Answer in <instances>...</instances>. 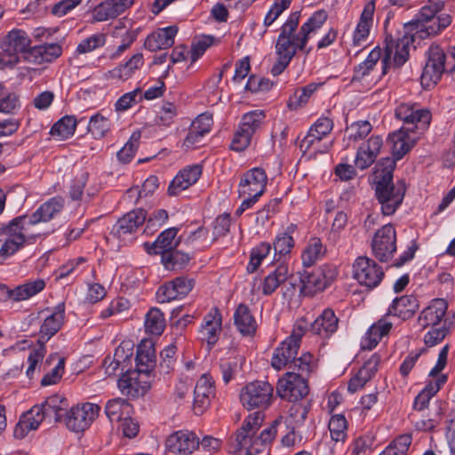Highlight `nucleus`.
Here are the masks:
<instances>
[{"instance_id": "8", "label": "nucleus", "mask_w": 455, "mask_h": 455, "mask_svg": "<svg viewBox=\"0 0 455 455\" xmlns=\"http://www.w3.org/2000/svg\"><path fill=\"white\" fill-rule=\"evenodd\" d=\"M414 35L405 33L397 38L387 37L385 54L382 59V74H386L391 66L402 67L408 60L410 48L414 42Z\"/></svg>"}, {"instance_id": "32", "label": "nucleus", "mask_w": 455, "mask_h": 455, "mask_svg": "<svg viewBox=\"0 0 455 455\" xmlns=\"http://www.w3.org/2000/svg\"><path fill=\"white\" fill-rule=\"evenodd\" d=\"M179 228H170L164 230L156 238V240L144 244L146 251L149 254H161L168 253L174 250L180 243V239L177 238Z\"/></svg>"}, {"instance_id": "24", "label": "nucleus", "mask_w": 455, "mask_h": 455, "mask_svg": "<svg viewBox=\"0 0 455 455\" xmlns=\"http://www.w3.org/2000/svg\"><path fill=\"white\" fill-rule=\"evenodd\" d=\"M135 0H107L99 4L92 12L93 22L115 19L130 8Z\"/></svg>"}, {"instance_id": "64", "label": "nucleus", "mask_w": 455, "mask_h": 455, "mask_svg": "<svg viewBox=\"0 0 455 455\" xmlns=\"http://www.w3.org/2000/svg\"><path fill=\"white\" fill-rule=\"evenodd\" d=\"M213 121L211 115L204 113L199 115L191 124L190 129L195 132H200L203 135H206L211 132Z\"/></svg>"}, {"instance_id": "11", "label": "nucleus", "mask_w": 455, "mask_h": 455, "mask_svg": "<svg viewBox=\"0 0 455 455\" xmlns=\"http://www.w3.org/2000/svg\"><path fill=\"white\" fill-rule=\"evenodd\" d=\"M100 407L92 403H84L76 406H69L65 417L64 424L67 428L75 433L85 431L98 418Z\"/></svg>"}, {"instance_id": "33", "label": "nucleus", "mask_w": 455, "mask_h": 455, "mask_svg": "<svg viewBox=\"0 0 455 455\" xmlns=\"http://www.w3.org/2000/svg\"><path fill=\"white\" fill-rule=\"evenodd\" d=\"M61 53L62 47L60 44H44L29 48L25 53V60L39 65L55 60Z\"/></svg>"}, {"instance_id": "34", "label": "nucleus", "mask_w": 455, "mask_h": 455, "mask_svg": "<svg viewBox=\"0 0 455 455\" xmlns=\"http://www.w3.org/2000/svg\"><path fill=\"white\" fill-rule=\"evenodd\" d=\"M447 302L443 299H435L424 308L419 315L418 323L422 328L436 327L447 311Z\"/></svg>"}, {"instance_id": "21", "label": "nucleus", "mask_w": 455, "mask_h": 455, "mask_svg": "<svg viewBox=\"0 0 455 455\" xmlns=\"http://www.w3.org/2000/svg\"><path fill=\"white\" fill-rule=\"evenodd\" d=\"M383 147V139L379 135L371 136L358 148L355 165L360 170L369 168L377 159Z\"/></svg>"}, {"instance_id": "1", "label": "nucleus", "mask_w": 455, "mask_h": 455, "mask_svg": "<svg viewBox=\"0 0 455 455\" xmlns=\"http://www.w3.org/2000/svg\"><path fill=\"white\" fill-rule=\"evenodd\" d=\"M240 402L248 411L258 409L250 413L235 432V451L238 455H259L266 453L282 425V419H276L259 435H256L260 428L265 415L263 411L268 409L275 400L273 386L264 380H254L247 383L240 390Z\"/></svg>"}, {"instance_id": "43", "label": "nucleus", "mask_w": 455, "mask_h": 455, "mask_svg": "<svg viewBox=\"0 0 455 455\" xmlns=\"http://www.w3.org/2000/svg\"><path fill=\"white\" fill-rule=\"evenodd\" d=\"M141 374L138 371H127L118 379V388L124 395L139 397L143 395L148 387L146 382L142 383L138 379Z\"/></svg>"}, {"instance_id": "13", "label": "nucleus", "mask_w": 455, "mask_h": 455, "mask_svg": "<svg viewBox=\"0 0 455 455\" xmlns=\"http://www.w3.org/2000/svg\"><path fill=\"white\" fill-rule=\"evenodd\" d=\"M374 257L381 262L388 261L396 251V231L392 224H386L374 234L371 243Z\"/></svg>"}, {"instance_id": "61", "label": "nucleus", "mask_w": 455, "mask_h": 455, "mask_svg": "<svg viewBox=\"0 0 455 455\" xmlns=\"http://www.w3.org/2000/svg\"><path fill=\"white\" fill-rule=\"evenodd\" d=\"M411 440V435L409 434L399 435L385 450L391 455H406Z\"/></svg>"}, {"instance_id": "45", "label": "nucleus", "mask_w": 455, "mask_h": 455, "mask_svg": "<svg viewBox=\"0 0 455 455\" xmlns=\"http://www.w3.org/2000/svg\"><path fill=\"white\" fill-rule=\"evenodd\" d=\"M290 271L286 263L278 264L275 268L269 272L262 283V293L266 296L271 295L289 277Z\"/></svg>"}, {"instance_id": "50", "label": "nucleus", "mask_w": 455, "mask_h": 455, "mask_svg": "<svg viewBox=\"0 0 455 455\" xmlns=\"http://www.w3.org/2000/svg\"><path fill=\"white\" fill-rule=\"evenodd\" d=\"M83 120L84 117L76 120L75 116H65L52 125L50 133L60 140L68 139L74 135L77 124Z\"/></svg>"}, {"instance_id": "42", "label": "nucleus", "mask_w": 455, "mask_h": 455, "mask_svg": "<svg viewBox=\"0 0 455 455\" xmlns=\"http://www.w3.org/2000/svg\"><path fill=\"white\" fill-rule=\"evenodd\" d=\"M298 226L294 223H290L284 228L277 233L274 241L273 248L275 255L279 258L289 255L295 245L293 235L297 232Z\"/></svg>"}, {"instance_id": "26", "label": "nucleus", "mask_w": 455, "mask_h": 455, "mask_svg": "<svg viewBox=\"0 0 455 455\" xmlns=\"http://www.w3.org/2000/svg\"><path fill=\"white\" fill-rule=\"evenodd\" d=\"M418 137L409 132L405 127H401L388 136V142L395 160L402 159L415 145Z\"/></svg>"}, {"instance_id": "2", "label": "nucleus", "mask_w": 455, "mask_h": 455, "mask_svg": "<svg viewBox=\"0 0 455 455\" xmlns=\"http://www.w3.org/2000/svg\"><path fill=\"white\" fill-rule=\"evenodd\" d=\"M299 19L300 12H292L280 28L275 44V60L270 69L274 76L281 75L288 68L298 51L306 54L311 52V48L307 47V43L326 22L328 13L323 9L315 12L298 30Z\"/></svg>"}, {"instance_id": "53", "label": "nucleus", "mask_w": 455, "mask_h": 455, "mask_svg": "<svg viewBox=\"0 0 455 455\" xmlns=\"http://www.w3.org/2000/svg\"><path fill=\"white\" fill-rule=\"evenodd\" d=\"M141 137L140 131L137 130L133 132L129 140L124 146L117 152V158L123 164L130 163L135 156L140 145V140Z\"/></svg>"}, {"instance_id": "16", "label": "nucleus", "mask_w": 455, "mask_h": 455, "mask_svg": "<svg viewBox=\"0 0 455 455\" xmlns=\"http://www.w3.org/2000/svg\"><path fill=\"white\" fill-rule=\"evenodd\" d=\"M193 279L179 276L161 285L156 293L158 303H168L186 297L193 289Z\"/></svg>"}, {"instance_id": "38", "label": "nucleus", "mask_w": 455, "mask_h": 455, "mask_svg": "<svg viewBox=\"0 0 455 455\" xmlns=\"http://www.w3.org/2000/svg\"><path fill=\"white\" fill-rule=\"evenodd\" d=\"M178 28L175 26L160 28L147 36L144 45L150 52L170 48L174 44Z\"/></svg>"}, {"instance_id": "51", "label": "nucleus", "mask_w": 455, "mask_h": 455, "mask_svg": "<svg viewBox=\"0 0 455 455\" xmlns=\"http://www.w3.org/2000/svg\"><path fill=\"white\" fill-rule=\"evenodd\" d=\"M372 130V125L369 121L360 120L352 123L345 130V139L347 140L345 148L350 147V141L355 142L364 139Z\"/></svg>"}, {"instance_id": "12", "label": "nucleus", "mask_w": 455, "mask_h": 455, "mask_svg": "<svg viewBox=\"0 0 455 455\" xmlns=\"http://www.w3.org/2000/svg\"><path fill=\"white\" fill-rule=\"evenodd\" d=\"M353 276L360 285L373 289L379 285L385 273L375 260L366 256H360L353 264Z\"/></svg>"}, {"instance_id": "63", "label": "nucleus", "mask_w": 455, "mask_h": 455, "mask_svg": "<svg viewBox=\"0 0 455 455\" xmlns=\"http://www.w3.org/2000/svg\"><path fill=\"white\" fill-rule=\"evenodd\" d=\"M251 137L252 134L239 126L232 140L231 149L238 152L244 150L250 145Z\"/></svg>"}, {"instance_id": "10", "label": "nucleus", "mask_w": 455, "mask_h": 455, "mask_svg": "<svg viewBox=\"0 0 455 455\" xmlns=\"http://www.w3.org/2000/svg\"><path fill=\"white\" fill-rule=\"evenodd\" d=\"M427 61L421 74V84L424 87L435 85L446 72L444 49L437 44H432L426 52Z\"/></svg>"}, {"instance_id": "59", "label": "nucleus", "mask_w": 455, "mask_h": 455, "mask_svg": "<svg viewBox=\"0 0 455 455\" xmlns=\"http://www.w3.org/2000/svg\"><path fill=\"white\" fill-rule=\"evenodd\" d=\"M291 2L292 0H274L273 5L264 18L263 25L266 28L271 26L290 7Z\"/></svg>"}, {"instance_id": "60", "label": "nucleus", "mask_w": 455, "mask_h": 455, "mask_svg": "<svg viewBox=\"0 0 455 455\" xmlns=\"http://www.w3.org/2000/svg\"><path fill=\"white\" fill-rule=\"evenodd\" d=\"M142 100L141 89L136 88L135 90L124 93L116 102L115 108L116 111H125L132 107L137 102Z\"/></svg>"}, {"instance_id": "54", "label": "nucleus", "mask_w": 455, "mask_h": 455, "mask_svg": "<svg viewBox=\"0 0 455 455\" xmlns=\"http://www.w3.org/2000/svg\"><path fill=\"white\" fill-rule=\"evenodd\" d=\"M189 259L188 254L174 250L162 256V263L168 270L181 269Z\"/></svg>"}, {"instance_id": "3", "label": "nucleus", "mask_w": 455, "mask_h": 455, "mask_svg": "<svg viewBox=\"0 0 455 455\" xmlns=\"http://www.w3.org/2000/svg\"><path fill=\"white\" fill-rule=\"evenodd\" d=\"M61 196H54L43 203L32 214L21 215L12 220L0 229L6 238L0 248V263L13 255L26 243H33L41 233L36 230L39 223L49 222L59 215L64 208Z\"/></svg>"}, {"instance_id": "22", "label": "nucleus", "mask_w": 455, "mask_h": 455, "mask_svg": "<svg viewBox=\"0 0 455 455\" xmlns=\"http://www.w3.org/2000/svg\"><path fill=\"white\" fill-rule=\"evenodd\" d=\"M222 330V316L217 307H212L204 315L199 329L201 339L212 348L219 340Z\"/></svg>"}, {"instance_id": "31", "label": "nucleus", "mask_w": 455, "mask_h": 455, "mask_svg": "<svg viewBox=\"0 0 455 455\" xmlns=\"http://www.w3.org/2000/svg\"><path fill=\"white\" fill-rule=\"evenodd\" d=\"M44 419L42 407L39 404L34 405L20 417L14 428V436L19 439L24 438L30 431L36 430Z\"/></svg>"}, {"instance_id": "47", "label": "nucleus", "mask_w": 455, "mask_h": 455, "mask_svg": "<svg viewBox=\"0 0 455 455\" xmlns=\"http://www.w3.org/2000/svg\"><path fill=\"white\" fill-rule=\"evenodd\" d=\"M132 412V406L124 398H114L106 403L105 413L111 422L121 421Z\"/></svg>"}, {"instance_id": "49", "label": "nucleus", "mask_w": 455, "mask_h": 455, "mask_svg": "<svg viewBox=\"0 0 455 455\" xmlns=\"http://www.w3.org/2000/svg\"><path fill=\"white\" fill-rule=\"evenodd\" d=\"M245 359L241 355H229L220 361V371L223 381L228 384L242 370Z\"/></svg>"}, {"instance_id": "18", "label": "nucleus", "mask_w": 455, "mask_h": 455, "mask_svg": "<svg viewBox=\"0 0 455 455\" xmlns=\"http://www.w3.org/2000/svg\"><path fill=\"white\" fill-rule=\"evenodd\" d=\"M333 127V122L331 119L328 117H320L316 120V122L309 128L307 134L301 140L299 144L300 149L306 153L307 151L314 148L315 151L320 152H327L330 148V146H324L323 150L318 149L315 147L316 144H319L322 139L328 135Z\"/></svg>"}, {"instance_id": "25", "label": "nucleus", "mask_w": 455, "mask_h": 455, "mask_svg": "<svg viewBox=\"0 0 455 455\" xmlns=\"http://www.w3.org/2000/svg\"><path fill=\"white\" fill-rule=\"evenodd\" d=\"M214 395V387L212 378L204 374L196 382L194 390L193 411L196 415H201L209 407Z\"/></svg>"}, {"instance_id": "14", "label": "nucleus", "mask_w": 455, "mask_h": 455, "mask_svg": "<svg viewBox=\"0 0 455 455\" xmlns=\"http://www.w3.org/2000/svg\"><path fill=\"white\" fill-rule=\"evenodd\" d=\"M165 450L176 455L192 454L200 447V437L189 429L177 430L165 440Z\"/></svg>"}, {"instance_id": "62", "label": "nucleus", "mask_w": 455, "mask_h": 455, "mask_svg": "<svg viewBox=\"0 0 455 455\" xmlns=\"http://www.w3.org/2000/svg\"><path fill=\"white\" fill-rule=\"evenodd\" d=\"M214 39L212 36H203L192 44L190 50L192 63L203 56L205 51L212 45Z\"/></svg>"}, {"instance_id": "19", "label": "nucleus", "mask_w": 455, "mask_h": 455, "mask_svg": "<svg viewBox=\"0 0 455 455\" xmlns=\"http://www.w3.org/2000/svg\"><path fill=\"white\" fill-rule=\"evenodd\" d=\"M267 177L261 168H252L241 177L238 185L239 196L255 195L261 196L266 190Z\"/></svg>"}, {"instance_id": "55", "label": "nucleus", "mask_w": 455, "mask_h": 455, "mask_svg": "<svg viewBox=\"0 0 455 455\" xmlns=\"http://www.w3.org/2000/svg\"><path fill=\"white\" fill-rule=\"evenodd\" d=\"M317 86L318 85L315 84H309L300 90L296 91L288 101L289 108L295 110L305 105L310 96L316 91Z\"/></svg>"}, {"instance_id": "35", "label": "nucleus", "mask_w": 455, "mask_h": 455, "mask_svg": "<svg viewBox=\"0 0 455 455\" xmlns=\"http://www.w3.org/2000/svg\"><path fill=\"white\" fill-rule=\"evenodd\" d=\"M374 11L375 1L371 0L367 2L354 32L353 44L355 46H362L366 42L372 26Z\"/></svg>"}, {"instance_id": "30", "label": "nucleus", "mask_w": 455, "mask_h": 455, "mask_svg": "<svg viewBox=\"0 0 455 455\" xmlns=\"http://www.w3.org/2000/svg\"><path fill=\"white\" fill-rule=\"evenodd\" d=\"M380 357L377 354L372 355L348 381L347 391L351 394L362 389L371 379L378 371Z\"/></svg>"}, {"instance_id": "9", "label": "nucleus", "mask_w": 455, "mask_h": 455, "mask_svg": "<svg viewBox=\"0 0 455 455\" xmlns=\"http://www.w3.org/2000/svg\"><path fill=\"white\" fill-rule=\"evenodd\" d=\"M310 372L287 371L279 379L276 386L277 395L289 402H297L304 398L309 391L307 377Z\"/></svg>"}, {"instance_id": "4", "label": "nucleus", "mask_w": 455, "mask_h": 455, "mask_svg": "<svg viewBox=\"0 0 455 455\" xmlns=\"http://www.w3.org/2000/svg\"><path fill=\"white\" fill-rule=\"evenodd\" d=\"M395 167V160L389 157L382 158L375 166V195L384 216L393 215L396 212L406 192L404 180L393 182Z\"/></svg>"}, {"instance_id": "7", "label": "nucleus", "mask_w": 455, "mask_h": 455, "mask_svg": "<svg viewBox=\"0 0 455 455\" xmlns=\"http://www.w3.org/2000/svg\"><path fill=\"white\" fill-rule=\"evenodd\" d=\"M395 116L408 125L406 130L419 134L427 130L432 120V114L427 108L412 102L398 104L395 109Z\"/></svg>"}, {"instance_id": "52", "label": "nucleus", "mask_w": 455, "mask_h": 455, "mask_svg": "<svg viewBox=\"0 0 455 455\" xmlns=\"http://www.w3.org/2000/svg\"><path fill=\"white\" fill-rule=\"evenodd\" d=\"M165 328V319L159 308L152 307L146 315L145 330L147 332L159 336Z\"/></svg>"}, {"instance_id": "36", "label": "nucleus", "mask_w": 455, "mask_h": 455, "mask_svg": "<svg viewBox=\"0 0 455 455\" xmlns=\"http://www.w3.org/2000/svg\"><path fill=\"white\" fill-rule=\"evenodd\" d=\"M46 418L52 419L55 422H64L69 409L68 399L60 395H52L39 404Z\"/></svg>"}, {"instance_id": "46", "label": "nucleus", "mask_w": 455, "mask_h": 455, "mask_svg": "<svg viewBox=\"0 0 455 455\" xmlns=\"http://www.w3.org/2000/svg\"><path fill=\"white\" fill-rule=\"evenodd\" d=\"M326 252L327 248L321 239L311 237L301 253L302 265L306 267H312L317 261L322 260Z\"/></svg>"}, {"instance_id": "15", "label": "nucleus", "mask_w": 455, "mask_h": 455, "mask_svg": "<svg viewBox=\"0 0 455 455\" xmlns=\"http://www.w3.org/2000/svg\"><path fill=\"white\" fill-rule=\"evenodd\" d=\"M45 286L46 282L43 278L29 279L13 289H10L5 284H0V300L12 302L27 300L41 292Z\"/></svg>"}, {"instance_id": "27", "label": "nucleus", "mask_w": 455, "mask_h": 455, "mask_svg": "<svg viewBox=\"0 0 455 455\" xmlns=\"http://www.w3.org/2000/svg\"><path fill=\"white\" fill-rule=\"evenodd\" d=\"M147 214L143 209L131 211L118 220L112 228L111 234L122 239L127 234L135 232L145 222Z\"/></svg>"}, {"instance_id": "23", "label": "nucleus", "mask_w": 455, "mask_h": 455, "mask_svg": "<svg viewBox=\"0 0 455 455\" xmlns=\"http://www.w3.org/2000/svg\"><path fill=\"white\" fill-rule=\"evenodd\" d=\"M46 313L48 310L41 312V315H44V322L40 328L39 341L42 343L49 340L61 328L65 316V304L60 302L50 314Z\"/></svg>"}, {"instance_id": "17", "label": "nucleus", "mask_w": 455, "mask_h": 455, "mask_svg": "<svg viewBox=\"0 0 455 455\" xmlns=\"http://www.w3.org/2000/svg\"><path fill=\"white\" fill-rule=\"evenodd\" d=\"M31 40L26 31L14 28L11 30L4 38L1 44V49L8 59H14L15 65L20 62L19 53L22 54L25 60V53L28 52Z\"/></svg>"}, {"instance_id": "39", "label": "nucleus", "mask_w": 455, "mask_h": 455, "mask_svg": "<svg viewBox=\"0 0 455 455\" xmlns=\"http://www.w3.org/2000/svg\"><path fill=\"white\" fill-rule=\"evenodd\" d=\"M234 324L243 336H253L258 324L248 305L239 304L234 312Z\"/></svg>"}, {"instance_id": "5", "label": "nucleus", "mask_w": 455, "mask_h": 455, "mask_svg": "<svg viewBox=\"0 0 455 455\" xmlns=\"http://www.w3.org/2000/svg\"><path fill=\"white\" fill-rule=\"evenodd\" d=\"M419 307L418 300L413 295H405L395 298L389 306L387 313L366 331L361 339L363 350L373 349L382 338L387 336L393 327L389 321L390 316H396L402 320L411 318Z\"/></svg>"}, {"instance_id": "20", "label": "nucleus", "mask_w": 455, "mask_h": 455, "mask_svg": "<svg viewBox=\"0 0 455 455\" xmlns=\"http://www.w3.org/2000/svg\"><path fill=\"white\" fill-rule=\"evenodd\" d=\"M338 270L335 266L324 264L307 274L303 280L305 289L311 292L322 291L335 280Z\"/></svg>"}, {"instance_id": "40", "label": "nucleus", "mask_w": 455, "mask_h": 455, "mask_svg": "<svg viewBox=\"0 0 455 455\" xmlns=\"http://www.w3.org/2000/svg\"><path fill=\"white\" fill-rule=\"evenodd\" d=\"M451 23V17L447 13H441L437 17L428 20L424 23H420L417 27L411 28L414 30V36L425 39L428 36H435L440 34Z\"/></svg>"}, {"instance_id": "56", "label": "nucleus", "mask_w": 455, "mask_h": 455, "mask_svg": "<svg viewBox=\"0 0 455 455\" xmlns=\"http://www.w3.org/2000/svg\"><path fill=\"white\" fill-rule=\"evenodd\" d=\"M264 119L265 114L263 111H251L243 115L240 127L253 135L255 132L260 127Z\"/></svg>"}, {"instance_id": "41", "label": "nucleus", "mask_w": 455, "mask_h": 455, "mask_svg": "<svg viewBox=\"0 0 455 455\" xmlns=\"http://www.w3.org/2000/svg\"><path fill=\"white\" fill-rule=\"evenodd\" d=\"M136 371L148 374L156 366V350L151 340H142L137 347Z\"/></svg>"}, {"instance_id": "29", "label": "nucleus", "mask_w": 455, "mask_h": 455, "mask_svg": "<svg viewBox=\"0 0 455 455\" xmlns=\"http://www.w3.org/2000/svg\"><path fill=\"white\" fill-rule=\"evenodd\" d=\"M202 168L198 164L188 166L178 172L168 188L170 196H178L183 190L193 186L199 180Z\"/></svg>"}, {"instance_id": "6", "label": "nucleus", "mask_w": 455, "mask_h": 455, "mask_svg": "<svg viewBox=\"0 0 455 455\" xmlns=\"http://www.w3.org/2000/svg\"><path fill=\"white\" fill-rule=\"evenodd\" d=\"M305 330L301 324L294 325L290 336L275 349L271 358V365L275 370L280 371L287 367L291 371H312L313 355L310 353H303L296 357Z\"/></svg>"}, {"instance_id": "37", "label": "nucleus", "mask_w": 455, "mask_h": 455, "mask_svg": "<svg viewBox=\"0 0 455 455\" xmlns=\"http://www.w3.org/2000/svg\"><path fill=\"white\" fill-rule=\"evenodd\" d=\"M339 327V318L331 308H325L311 324V331L322 339H329Z\"/></svg>"}, {"instance_id": "28", "label": "nucleus", "mask_w": 455, "mask_h": 455, "mask_svg": "<svg viewBox=\"0 0 455 455\" xmlns=\"http://www.w3.org/2000/svg\"><path fill=\"white\" fill-rule=\"evenodd\" d=\"M328 427L331 435L328 455H336L342 450L347 438V419L342 414H335L331 418Z\"/></svg>"}, {"instance_id": "44", "label": "nucleus", "mask_w": 455, "mask_h": 455, "mask_svg": "<svg viewBox=\"0 0 455 455\" xmlns=\"http://www.w3.org/2000/svg\"><path fill=\"white\" fill-rule=\"evenodd\" d=\"M144 64L143 54L137 52L133 54L125 63L108 71L105 76L108 79H119L125 81L129 79L136 70Z\"/></svg>"}, {"instance_id": "58", "label": "nucleus", "mask_w": 455, "mask_h": 455, "mask_svg": "<svg viewBox=\"0 0 455 455\" xmlns=\"http://www.w3.org/2000/svg\"><path fill=\"white\" fill-rule=\"evenodd\" d=\"M106 43V36L102 33H97L82 40L77 47L76 52L84 54L91 52L100 47H102Z\"/></svg>"}, {"instance_id": "48", "label": "nucleus", "mask_w": 455, "mask_h": 455, "mask_svg": "<svg viewBox=\"0 0 455 455\" xmlns=\"http://www.w3.org/2000/svg\"><path fill=\"white\" fill-rule=\"evenodd\" d=\"M113 124L108 116L102 112H97L89 119L87 132L95 140H100L108 136L112 130Z\"/></svg>"}, {"instance_id": "57", "label": "nucleus", "mask_w": 455, "mask_h": 455, "mask_svg": "<svg viewBox=\"0 0 455 455\" xmlns=\"http://www.w3.org/2000/svg\"><path fill=\"white\" fill-rule=\"evenodd\" d=\"M271 248V244L267 242L260 243L258 246L253 248L251 252L247 270L251 273L254 272L260 265L261 261L269 254Z\"/></svg>"}]
</instances>
